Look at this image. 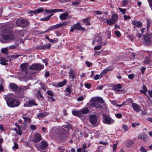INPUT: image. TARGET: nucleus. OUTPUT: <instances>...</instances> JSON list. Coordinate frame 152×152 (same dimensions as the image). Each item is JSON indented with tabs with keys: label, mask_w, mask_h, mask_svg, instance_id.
I'll list each match as a JSON object with an SVG mask.
<instances>
[{
	"label": "nucleus",
	"mask_w": 152,
	"mask_h": 152,
	"mask_svg": "<svg viewBox=\"0 0 152 152\" xmlns=\"http://www.w3.org/2000/svg\"><path fill=\"white\" fill-rule=\"evenodd\" d=\"M4 98L6 100L8 106L12 107L18 106L20 104V102L14 99V96L12 94H9L4 96Z\"/></svg>",
	"instance_id": "1"
},
{
	"label": "nucleus",
	"mask_w": 152,
	"mask_h": 152,
	"mask_svg": "<svg viewBox=\"0 0 152 152\" xmlns=\"http://www.w3.org/2000/svg\"><path fill=\"white\" fill-rule=\"evenodd\" d=\"M9 28L7 27V26H3L1 28V35L3 38L6 40H14L15 37L11 34H8Z\"/></svg>",
	"instance_id": "2"
},
{
	"label": "nucleus",
	"mask_w": 152,
	"mask_h": 152,
	"mask_svg": "<svg viewBox=\"0 0 152 152\" xmlns=\"http://www.w3.org/2000/svg\"><path fill=\"white\" fill-rule=\"evenodd\" d=\"M89 110L88 107L81 109L78 111L75 110H73L72 111V114L75 116L80 118L83 115L86 114L88 113Z\"/></svg>",
	"instance_id": "3"
},
{
	"label": "nucleus",
	"mask_w": 152,
	"mask_h": 152,
	"mask_svg": "<svg viewBox=\"0 0 152 152\" xmlns=\"http://www.w3.org/2000/svg\"><path fill=\"white\" fill-rule=\"evenodd\" d=\"M48 146L47 142L45 141H42L36 145L37 148L39 151L45 149Z\"/></svg>",
	"instance_id": "4"
},
{
	"label": "nucleus",
	"mask_w": 152,
	"mask_h": 152,
	"mask_svg": "<svg viewBox=\"0 0 152 152\" xmlns=\"http://www.w3.org/2000/svg\"><path fill=\"white\" fill-rule=\"evenodd\" d=\"M16 24L18 26L23 27L28 25V22L25 19H19L16 20Z\"/></svg>",
	"instance_id": "5"
},
{
	"label": "nucleus",
	"mask_w": 152,
	"mask_h": 152,
	"mask_svg": "<svg viewBox=\"0 0 152 152\" xmlns=\"http://www.w3.org/2000/svg\"><path fill=\"white\" fill-rule=\"evenodd\" d=\"M103 122L104 123L110 124L114 123V121L105 114H102Z\"/></svg>",
	"instance_id": "6"
},
{
	"label": "nucleus",
	"mask_w": 152,
	"mask_h": 152,
	"mask_svg": "<svg viewBox=\"0 0 152 152\" xmlns=\"http://www.w3.org/2000/svg\"><path fill=\"white\" fill-rule=\"evenodd\" d=\"M89 121L92 125L96 126L98 124L97 121V117L95 115H92L89 117Z\"/></svg>",
	"instance_id": "7"
},
{
	"label": "nucleus",
	"mask_w": 152,
	"mask_h": 152,
	"mask_svg": "<svg viewBox=\"0 0 152 152\" xmlns=\"http://www.w3.org/2000/svg\"><path fill=\"white\" fill-rule=\"evenodd\" d=\"M118 18V16L117 14H113L110 19H107V22L108 25H113L115 23Z\"/></svg>",
	"instance_id": "8"
},
{
	"label": "nucleus",
	"mask_w": 152,
	"mask_h": 152,
	"mask_svg": "<svg viewBox=\"0 0 152 152\" xmlns=\"http://www.w3.org/2000/svg\"><path fill=\"white\" fill-rule=\"evenodd\" d=\"M44 68V66L39 64H33L29 67V69L31 70H40Z\"/></svg>",
	"instance_id": "9"
},
{
	"label": "nucleus",
	"mask_w": 152,
	"mask_h": 152,
	"mask_svg": "<svg viewBox=\"0 0 152 152\" xmlns=\"http://www.w3.org/2000/svg\"><path fill=\"white\" fill-rule=\"evenodd\" d=\"M67 23V22H65L61 23L56 24L55 26H52L48 29V30H50V31L51 30H54L55 29H58L60 27H62L66 25Z\"/></svg>",
	"instance_id": "10"
},
{
	"label": "nucleus",
	"mask_w": 152,
	"mask_h": 152,
	"mask_svg": "<svg viewBox=\"0 0 152 152\" xmlns=\"http://www.w3.org/2000/svg\"><path fill=\"white\" fill-rule=\"evenodd\" d=\"M144 42L145 45H152V37L150 35L147 34L144 36Z\"/></svg>",
	"instance_id": "11"
},
{
	"label": "nucleus",
	"mask_w": 152,
	"mask_h": 152,
	"mask_svg": "<svg viewBox=\"0 0 152 152\" xmlns=\"http://www.w3.org/2000/svg\"><path fill=\"white\" fill-rule=\"evenodd\" d=\"M33 105L37 106V104L36 103L35 101L34 100H29L26 102L24 105V106L25 107H29Z\"/></svg>",
	"instance_id": "12"
},
{
	"label": "nucleus",
	"mask_w": 152,
	"mask_h": 152,
	"mask_svg": "<svg viewBox=\"0 0 152 152\" xmlns=\"http://www.w3.org/2000/svg\"><path fill=\"white\" fill-rule=\"evenodd\" d=\"M102 37L99 35H95L94 39L92 42V44L94 45L96 42L98 43V44H100L101 43Z\"/></svg>",
	"instance_id": "13"
},
{
	"label": "nucleus",
	"mask_w": 152,
	"mask_h": 152,
	"mask_svg": "<svg viewBox=\"0 0 152 152\" xmlns=\"http://www.w3.org/2000/svg\"><path fill=\"white\" fill-rule=\"evenodd\" d=\"M92 102H98L100 103H102L104 102V101L102 98L100 97H93L90 100V103Z\"/></svg>",
	"instance_id": "14"
},
{
	"label": "nucleus",
	"mask_w": 152,
	"mask_h": 152,
	"mask_svg": "<svg viewBox=\"0 0 152 152\" xmlns=\"http://www.w3.org/2000/svg\"><path fill=\"white\" fill-rule=\"evenodd\" d=\"M42 140L41 135L38 134H36L34 136L32 141L35 143L39 142Z\"/></svg>",
	"instance_id": "15"
},
{
	"label": "nucleus",
	"mask_w": 152,
	"mask_h": 152,
	"mask_svg": "<svg viewBox=\"0 0 152 152\" xmlns=\"http://www.w3.org/2000/svg\"><path fill=\"white\" fill-rule=\"evenodd\" d=\"M132 107L133 109L135 111L137 112H139L140 111V107L139 105L136 103H133L132 105Z\"/></svg>",
	"instance_id": "16"
},
{
	"label": "nucleus",
	"mask_w": 152,
	"mask_h": 152,
	"mask_svg": "<svg viewBox=\"0 0 152 152\" xmlns=\"http://www.w3.org/2000/svg\"><path fill=\"white\" fill-rule=\"evenodd\" d=\"M25 115L22 116L23 118L24 119V121L23 122V124L26 126L27 124V123H29L30 122L31 119V118L29 117L25 116Z\"/></svg>",
	"instance_id": "17"
},
{
	"label": "nucleus",
	"mask_w": 152,
	"mask_h": 152,
	"mask_svg": "<svg viewBox=\"0 0 152 152\" xmlns=\"http://www.w3.org/2000/svg\"><path fill=\"white\" fill-rule=\"evenodd\" d=\"M45 11L48 13H52L57 12H63V10L62 9H56L53 10H46Z\"/></svg>",
	"instance_id": "18"
},
{
	"label": "nucleus",
	"mask_w": 152,
	"mask_h": 152,
	"mask_svg": "<svg viewBox=\"0 0 152 152\" xmlns=\"http://www.w3.org/2000/svg\"><path fill=\"white\" fill-rule=\"evenodd\" d=\"M43 11V10L42 9H39L34 11L30 10L28 12L29 13H33L35 15H36L42 12Z\"/></svg>",
	"instance_id": "19"
},
{
	"label": "nucleus",
	"mask_w": 152,
	"mask_h": 152,
	"mask_svg": "<svg viewBox=\"0 0 152 152\" xmlns=\"http://www.w3.org/2000/svg\"><path fill=\"white\" fill-rule=\"evenodd\" d=\"M69 77L72 78V80L73 81L75 76L76 73L72 69H70L69 71Z\"/></svg>",
	"instance_id": "20"
},
{
	"label": "nucleus",
	"mask_w": 152,
	"mask_h": 152,
	"mask_svg": "<svg viewBox=\"0 0 152 152\" xmlns=\"http://www.w3.org/2000/svg\"><path fill=\"white\" fill-rule=\"evenodd\" d=\"M132 24L136 26L141 27L142 26V23L139 21L134 20L132 21Z\"/></svg>",
	"instance_id": "21"
},
{
	"label": "nucleus",
	"mask_w": 152,
	"mask_h": 152,
	"mask_svg": "<svg viewBox=\"0 0 152 152\" xmlns=\"http://www.w3.org/2000/svg\"><path fill=\"white\" fill-rule=\"evenodd\" d=\"M67 13H63L59 15L60 19L61 20H65L67 18Z\"/></svg>",
	"instance_id": "22"
},
{
	"label": "nucleus",
	"mask_w": 152,
	"mask_h": 152,
	"mask_svg": "<svg viewBox=\"0 0 152 152\" xmlns=\"http://www.w3.org/2000/svg\"><path fill=\"white\" fill-rule=\"evenodd\" d=\"M48 113L47 112L44 113H39L37 115V116L39 119L43 118L47 116L48 115Z\"/></svg>",
	"instance_id": "23"
},
{
	"label": "nucleus",
	"mask_w": 152,
	"mask_h": 152,
	"mask_svg": "<svg viewBox=\"0 0 152 152\" xmlns=\"http://www.w3.org/2000/svg\"><path fill=\"white\" fill-rule=\"evenodd\" d=\"M9 87L14 91H16L18 88V86L17 85L13 83L10 84L9 85Z\"/></svg>",
	"instance_id": "24"
},
{
	"label": "nucleus",
	"mask_w": 152,
	"mask_h": 152,
	"mask_svg": "<svg viewBox=\"0 0 152 152\" xmlns=\"http://www.w3.org/2000/svg\"><path fill=\"white\" fill-rule=\"evenodd\" d=\"M74 28L75 29L77 30H81L83 31L84 29L80 26V24L77 23L75 25H73Z\"/></svg>",
	"instance_id": "25"
},
{
	"label": "nucleus",
	"mask_w": 152,
	"mask_h": 152,
	"mask_svg": "<svg viewBox=\"0 0 152 152\" xmlns=\"http://www.w3.org/2000/svg\"><path fill=\"white\" fill-rule=\"evenodd\" d=\"M20 67L23 72H25L28 67L27 64L26 63H23L20 65Z\"/></svg>",
	"instance_id": "26"
},
{
	"label": "nucleus",
	"mask_w": 152,
	"mask_h": 152,
	"mask_svg": "<svg viewBox=\"0 0 152 152\" xmlns=\"http://www.w3.org/2000/svg\"><path fill=\"white\" fill-rule=\"evenodd\" d=\"M91 105L94 107H97L99 108L100 109L102 108V105H101L96 102H94L92 103Z\"/></svg>",
	"instance_id": "27"
},
{
	"label": "nucleus",
	"mask_w": 152,
	"mask_h": 152,
	"mask_svg": "<svg viewBox=\"0 0 152 152\" xmlns=\"http://www.w3.org/2000/svg\"><path fill=\"white\" fill-rule=\"evenodd\" d=\"M51 45L50 44H46L43 45L42 47L39 48V49H49L50 48Z\"/></svg>",
	"instance_id": "28"
},
{
	"label": "nucleus",
	"mask_w": 152,
	"mask_h": 152,
	"mask_svg": "<svg viewBox=\"0 0 152 152\" xmlns=\"http://www.w3.org/2000/svg\"><path fill=\"white\" fill-rule=\"evenodd\" d=\"M1 64L3 65H7V64L8 61L6 60L5 58H0Z\"/></svg>",
	"instance_id": "29"
},
{
	"label": "nucleus",
	"mask_w": 152,
	"mask_h": 152,
	"mask_svg": "<svg viewBox=\"0 0 152 152\" xmlns=\"http://www.w3.org/2000/svg\"><path fill=\"white\" fill-rule=\"evenodd\" d=\"M134 142L132 140H129L126 142V146L127 147H129L133 145Z\"/></svg>",
	"instance_id": "30"
},
{
	"label": "nucleus",
	"mask_w": 152,
	"mask_h": 152,
	"mask_svg": "<svg viewBox=\"0 0 152 152\" xmlns=\"http://www.w3.org/2000/svg\"><path fill=\"white\" fill-rule=\"evenodd\" d=\"M66 83V80H64L62 82L58 83V86L59 87H62L65 85Z\"/></svg>",
	"instance_id": "31"
},
{
	"label": "nucleus",
	"mask_w": 152,
	"mask_h": 152,
	"mask_svg": "<svg viewBox=\"0 0 152 152\" xmlns=\"http://www.w3.org/2000/svg\"><path fill=\"white\" fill-rule=\"evenodd\" d=\"M8 48H3L1 49V52L6 55L8 53Z\"/></svg>",
	"instance_id": "32"
},
{
	"label": "nucleus",
	"mask_w": 152,
	"mask_h": 152,
	"mask_svg": "<svg viewBox=\"0 0 152 152\" xmlns=\"http://www.w3.org/2000/svg\"><path fill=\"white\" fill-rule=\"evenodd\" d=\"M83 21L86 25H90V23L89 19H85L83 20Z\"/></svg>",
	"instance_id": "33"
},
{
	"label": "nucleus",
	"mask_w": 152,
	"mask_h": 152,
	"mask_svg": "<svg viewBox=\"0 0 152 152\" xmlns=\"http://www.w3.org/2000/svg\"><path fill=\"white\" fill-rule=\"evenodd\" d=\"M36 96L37 97L38 99H42L43 98L41 93L39 91H37Z\"/></svg>",
	"instance_id": "34"
},
{
	"label": "nucleus",
	"mask_w": 152,
	"mask_h": 152,
	"mask_svg": "<svg viewBox=\"0 0 152 152\" xmlns=\"http://www.w3.org/2000/svg\"><path fill=\"white\" fill-rule=\"evenodd\" d=\"M121 86L120 84L115 85L113 87L114 90H116L117 88L120 89L121 88Z\"/></svg>",
	"instance_id": "35"
},
{
	"label": "nucleus",
	"mask_w": 152,
	"mask_h": 152,
	"mask_svg": "<svg viewBox=\"0 0 152 152\" xmlns=\"http://www.w3.org/2000/svg\"><path fill=\"white\" fill-rule=\"evenodd\" d=\"M146 137V135L145 134H142L139 135L138 136V138L139 139H144Z\"/></svg>",
	"instance_id": "36"
},
{
	"label": "nucleus",
	"mask_w": 152,
	"mask_h": 152,
	"mask_svg": "<svg viewBox=\"0 0 152 152\" xmlns=\"http://www.w3.org/2000/svg\"><path fill=\"white\" fill-rule=\"evenodd\" d=\"M52 15H49V16L46 17L45 18H42L41 19V20H42L44 21L48 20H49V19H50V17Z\"/></svg>",
	"instance_id": "37"
},
{
	"label": "nucleus",
	"mask_w": 152,
	"mask_h": 152,
	"mask_svg": "<svg viewBox=\"0 0 152 152\" xmlns=\"http://www.w3.org/2000/svg\"><path fill=\"white\" fill-rule=\"evenodd\" d=\"M15 130L16 131V133L18 134L21 135L22 134V132L20 129V128H18V129H15Z\"/></svg>",
	"instance_id": "38"
},
{
	"label": "nucleus",
	"mask_w": 152,
	"mask_h": 152,
	"mask_svg": "<svg viewBox=\"0 0 152 152\" xmlns=\"http://www.w3.org/2000/svg\"><path fill=\"white\" fill-rule=\"evenodd\" d=\"M111 69H106L104 70L101 74H102V76L105 74L109 71L111 70Z\"/></svg>",
	"instance_id": "39"
},
{
	"label": "nucleus",
	"mask_w": 152,
	"mask_h": 152,
	"mask_svg": "<svg viewBox=\"0 0 152 152\" xmlns=\"http://www.w3.org/2000/svg\"><path fill=\"white\" fill-rule=\"evenodd\" d=\"M102 77V74H100V75H95V77L94 78V79L95 80H97L99 78H101Z\"/></svg>",
	"instance_id": "40"
},
{
	"label": "nucleus",
	"mask_w": 152,
	"mask_h": 152,
	"mask_svg": "<svg viewBox=\"0 0 152 152\" xmlns=\"http://www.w3.org/2000/svg\"><path fill=\"white\" fill-rule=\"evenodd\" d=\"M48 99L50 102H54L55 99L53 98V96H49L48 97Z\"/></svg>",
	"instance_id": "41"
},
{
	"label": "nucleus",
	"mask_w": 152,
	"mask_h": 152,
	"mask_svg": "<svg viewBox=\"0 0 152 152\" xmlns=\"http://www.w3.org/2000/svg\"><path fill=\"white\" fill-rule=\"evenodd\" d=\"M58 41V39L57 38H54L53 39H50V42L53 43H55L57 42Z\"/></svg>",
	"instance_id": "42"
},
{
	"label": "nucleus",
	"mask_w": 152,
	"mask_h": 152,
	"mask_svg": "<svg viewBox=\"0 0 152 152\" xmlns=\"http://www.w3.org/2000/svg\"><path fill=\"white\" fill-rule=\"evenodd\" d=\"M118 10L123 14H125L126 11V9H123L120 8H119Z\"/></svg>",
	"instance_id": "43"
},
{
	"label": "nucleus",
	"mask_w": 152,
	"mask_h": 152,
	"mask_svg": "<svg viewBox=\"0 0 152 152\" xmlns=\"http://www.w3.org/2000/svg\"><path fill=\"white\" fill-rule=\"evenodd\" d=\"M107 41L106 40L101 41V43H100L102 46H105L107 45Z\"/></svg>",
	"instance_id": "44"
},
{
	"label": "nucleus",
	"mask_w": 152,
	"mask_h": 152,
	"mask_svg": "<svg viewBox=\"0 0 152 152\" xmlns=\"http://www.w3.org/2000/svg\"><path fill=\"white\" fill-rule=\"evenodd\" d=\"M147 88L144 85H143L142 89V90L140 91V92H142L147 91Z\"/></svg>",
	"instance_id": "45"
},
{
	"label": "nucleus",
	"mask_w": 152,
	"mask_h": 152,
	"mask_svg": "<svg viewBox=\"0 0 152 152\" xmlns=\"http://www.w3.org/2000/svg\"><path fill=\"white\" fill-rule=\"evenodd\" d=\"M150 59L148 58H145L144 61V63L145 64H148L150 62Z\"/></svg>",
	"instance_id": "46"
},
{
	"label": "nucleus",
	"mask_w": 152,
	"mask_h": 152,
	"mask_svg": "<svg viewBox=\"0 0 152 152\" xmlns=\"http://www.w3.org/2000/svg\"><path fill=\"white\" fill-rule=\"evenodd\" d=\"M114 33L116 36L118 37H119L121 36V34L119 31H116Z\"/></svg>",
	"instance_id": "47"
},
{
	"label": "nucleus",
	"mask_w": 152,
	"mask_h": 152,
	"mask_svg": "<svg viewBox=\"0 0 152 152\" xmlns=\"http://www.w3.org/2000/svg\"><path fill=\"white\" fill-rule=\"evenodd\" d=\"M102 48L101 45H99L96 46L94 48V50H100Z\"/></svg>",
	"instance_id": "48"
},
{
	"label": "nucleus",
	"mask_w": 152,
	"mask_h": 152,
	"mask_svg": "<svg viewBox=\"0 0 152 152\" xmlns=\"http://www.w3.org/2000/svg\"><path fill=\"white\" fill-rule=\"evenodd\" d=\"M122 128L125 131H128L129 129L128 127L127 126L125 125H123L122 126Z\"/></svg>",
	"instance_id": "49"
},
{
	"label": "nucleus",
	"mask_w": 152,
	"mask_h": 152,
	"mask_svg": "<svg viewBox=\"0 0 152 152\" xmlns=\"http://www.w3.org/2000/svg\"><path fill=\"white\" fill-rule=\"evenodd\" d=\"M134 77V75L133 74L129 75H128V77L130 79H133Z\"/></svg>",
	"instance_id": "50"
},
{
	"label": "nucleus",
	"mask_w": 152,
	"mask_h": 152,
	"mask_svg": "<svg viewBox=\"0 0 152 152\" xmlns=\"http://www.w3.org/2000/svg\"><path fill=\"white\" fill-rule=\"evenodd\" d=\"M47 94H48V95L50 96H53V92L51 91H47Z\"/></svg>",
	"instance_id": "51"
},
{
	"label": "nucleus",
	"mask_w": 152,
	"mask_h": 152,
	"mask_svg": "<svg viewBox=\"0 0 152 152\" xmlns=\"http://www.w3.org/2000/svg\"><path fill=\"white\" fill-rule=\"evenodd\" d=\"M50 31V30H48V29L47 30H46L44 31H39L38 32V34H45V33H46V32H47L48 31Z\"/></svg>",
	"instance_id": "52"
},
{
	"label": "nucleus",
	"mask_w": 152,
	"mask_h": 152,
	"mask_svg": "<svg viewBox=\"0 0 152 152\" xmlns=\"http://www.w3.org/2000/svg\"><path fill=\"white\" fill-rule=\"evenodd\" d=\"M128 1L127 0H124L122 1V5L123 6H124L128 3Z\"/></svg>",
	"instance_id": "53"
},
{
	"label": "nucleus",
	"mask_w": 152,
	"mask_h": 152,
	"mask_svg": "<svg viewBox=\"0 0 152 152\" xmlns=\"http://www.w3.org/2000/svg\"><path fill=\"white\" fill-rule=\"evenodd\" d=\"M20 56L19 55H12L10 56V57L13 58H16Z\"/></svg>",
	"instance_id": "54"
},
{
	"label": "nucleus",
	"mask_w": 152,
	"mask_h": 152,
	"mask_svg": "<svg viewBox=\"0 0 152 152\" xmlns=\"http://www.w3.org/2000/svg\"><path fill=\"white\" fill-rule=\"evenodd\" d=\"M124 17L125 20H127L131 18V17L130 16H127L126 15H124Z\"/></svg>",
	"instance_id": "55"
},
{
	"label": "nucleus",
	"mask_w": 152,
	"mask_h": 152,
	"mask_svg": "<svg viewBox=\"0 0 152 152\" xmlns=\"http://www.w3.org/2000/svg\"><path fill=\"white\" fill-rule=\"evenodd\" d=\"M80 3V2L79 1H76L75 2H72V4L73 6H77Z\"/></svg>",
	"instance_id": "56"
},
{
	"label": "nucleus",
	"mask_w": 152,
	"mask_h": 152,
	"mask_svg": "<svg viewBox=\"0 0 152 152\" xmlns=\"http://www.w3.org/2000/svg\"><path fill=\"white\" fill-rule=\"evenodd\" d=\"M17 45H12L10 46L9 47V48L10 49H14L17 48Z\"/></svg>",
	"instance_id": "57"
},
{
	"label": "nucleus",
	"mask_w": 152,
	"mask_h": 152,
	"mask_svg": "<svg viewBox=\"0 0 152 152\" xmlns=\"http://www.w3.org/2000/svg\"><path fill=\"white\" fill-rule=\"evenodd\" d=\"M140 125V124L139 123H133L132 124V126L133 127H134L136 126H138Z\"/></svg>",
	"instance_id": "58"
},
{
	"label": "nucleus",
	"mask_w": 152,
	"mask_h": 152,
	"mask_svg": "<svg viewBox=\"0 0 152 152\" xmlns=\"http://www.w3.org/2000/svg\"><path fill=\"white\" fill-rule=\"evenodd\" d=\"M55 130L54 129H53L50 130V134L51 135H54L55 132Z\"/></svg>",
	"instance_id": "59"
},
{
	"label": "nucleus",
	"mask_w": 152,
	"mask_h": 152,
	"mask_svg": "<svg viewBox=\"0 0 152 152\" xmlns=\"http://www.w3.org/2000/svg\"><path fill=\"white\" fill-rule=\"evenodd\" d=\"M86 64L88 67H90V66L92 64V63L91 62H90L88 61H87L86 62Z\"/></svg>",
	"instance_id": "60"
},
{
	"label": "nucleus",
	"mask_w": 152,
	"mask_h": 152,
	"mask_svg": "<svg viewBox=\"0 0 152 152\" xmlns=\"http://www.w3.org/2000/svg\"><path fill=\"white\" fill-rule=\"evenodd\" d=\"M94 13H96L98 15H101L102 14V12L101 11H96V12H94Z\"/></svg>",
	"instance_id": "61"
},
{
	"label": "nucleus",
	"mask_w": 152,
	"mask_h": 152,
	"mask_svg": "<svg viewBox=\"0 0 152 152\" xmlns=\"http://www.w3.org/2000/svg\"><path fill=\"white\" fill-rule=\"evenodd\" d=\"M91 86V84L89 83H86L85 84V86L88 88H90Z\"/></svg>",
	"instance_id": "62"
},
{
	"label": "nucleus",
	"mask_w": 152,
	"mask_h": 152,
	"mask_svg": "<svg viewBox=\"0 0 152 152\" xmlns=\"http://www.w3.org/2000/svg\"><path fill=\"white\" fill-rule=\"evenodd\" d=\"M71 88L70 87L67 88L66 90L69 94H70L71 91Z\"/></svg>",
	"instance_id": "63"
},
{
	"label": "nucleus",
	"mask_w": 152,
	"mask_h": 152,
	"mask_svg": "<svg viewBox=\"0 0 152 152\" xmlns=\"http://www.w3.org/2000/svg\"><path fill=\"white\" fill-rule=\"evenodd\" d=\"M148 93L149 96L152 98V90L148 91Z\"/></svg>",
	"instance_id": "64"
}]
</instances>
